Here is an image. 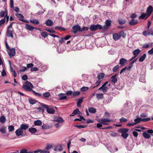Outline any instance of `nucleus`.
Wrapping results in <instances>:
<instances>
[{
  "instance_id": "1",
  "label": "nucleus",
  "mask_w": 153,
  "mask_h": 153,
  "mask_svg": "<svg viewBox=\"0 0 153 153\" xmlns=\"http://www.w3.org/2000/svg\"><path fill=\"white\" fill-rule=\"evenodd\" d=\"M22 87L26 91H32L35 96L42 98V95L41 94L36 92L35 91L32 90V88H33V84L30 82L26 81L25 82V84L23 85Z\"/></svg>"
},
{
  "instance_id": "2",
  "label": "nucleus",
  "mask_w": 153,
  "mask_h": 153,
  "mask_svg": "<svg viewBox=\"0 0 153 153\" xmlns=\"http://www.w3.org/2000/svg\"><path fill=\"white\" fill-rule=\"evenodd\" d=\"M124 33L123 31H121L118 32V33H115L113 34V38L115 41H117L119 39L121 36L124 37Z\"/></svg>"
},
{
  "instance_id": "3",
  "label": "nucleus",
  "mask_w": 153,
  "mask_h": 153,
  "mask_svg": "<svg viewBox=\"0 0 153 153\" xmlns=\"http://www.w3.org/2000/svg\"><path fill=\"white\" fill-rule=\"evenodd\" d=\"M40 105L43 108L46 109V111L48 113L53 114L55 113V111L54 109L51 108H49L48 105L42 103H41Z\"/></svg>"
},
{
  "instance_id": "4",
  "label": "nucleus",
  "mask_w": 153,
  "mask_h": 153,
  "mask_svg": "<svg viewBox=\"0 0 153 153\" xmlns=\"http://www.w3.org/2000/svg\"><path fill=\"white\" fill-rule=\"evenodd\" d=\"M90 29L92 31H94L99 29L102 30V27L100 25L97 24V25H92L90 27Z\"/></svg>"
},
{
  "instance_id": "5",
  "label": "nucleus",
  "mask_w": 153,
  "mask_h": 153,
  "mask_svg": "<svg viewBox=\"0 0 153 153\" xmlns=\"http://www.w3.org/2000/svg\"><path fill=\"white\" fill-rule=\"evenodd\" d=\"M98 122L103 125H109V124L107 122H110L111 120L109 119H101V120H98Z\"/></svg>"
},
{
  "instance_id": "6",
  "label": "nucleus",
  "mask_w": 153,
  "mask_h": 153,
  "mask_svg": "<svg viewBox=\"0 0 153 153\" xmlns=\"http://www.w3.org/2000/svg\"><path fill=\"white\" fill-rule=\"evenodd\" d=\"M111 20L107 19L105 21V25L102 27V30H105L109 28V27L111 25Z\"/></svg>"
},
{
  "instance_id": "7",
  "label": "nucleus",
  "mask_w": 153,
  "mask_h": 153,
  "mask_svg": "<svg viewBox=\"0 0 153 153\" xmlns=\"http://www.w3.org/2000/svg\"><path fill=\"white\" fill-rule=\"evenodd\" d=\"M153 11V8L151 5H149L147 7L146 13L147 15V16L146 18V19H147L152 14Z\"/></svg>"
},
{
  "instance_id": "8",
  "label": "nucleus",
  "mask_w": 153,
  "mask_h": 153,
  "mask_svg": "<svg viewBox=\"0 0 153 153\" xmlns=\"http://www.w3.org/2000/svg\"><path fill=\"white\" fill-rule=\"evenodd\" d=\"M80 26L79 25L73 26L72 27L73 31L72 32L74 33H76L78 31H80Z\"/></svg>"
},
{
  "instance_id": "9",
  "label": "nucleus",
  "mask_w": 153,
  "mask_h": 153,
  "mask_svg": "<svg viewBox=\"0 0 153 153\" xmlns=\"http://www.w3.org/2000/svg\"><path fill=\"white\" fill-rule=\"evenodd\" d=\"M15 15L19 18V20L24 22L28 23V22L24 19V16L21 14L17 13Z\"/></svg>"
},
{
  "instance_id": "10",
  "label": "nucleus",
  "mask_w": 153,
  "mask_h": 153,
  "mask_svg": "<svg viewBox=\"0 0 153 153\" xmlns=\"http://www.w3.org/2000/svg\"><path fill=\"white\" fill-rule=\"evenodd\" d=\"M53 119L54 121L61 123H63L64 121V120L62 117L58 116L54 117L53 118Z\"/></svg>"
},
{
  "instance_id": "11",
  "label": "nucleus",
  "mask_w": 153,
  "mask_h": 153,
  "mask_svg": "<svg viewBox=\"0 0 153 153\" xmlns=\"http://www.w3.org/2000/svg\"><path fill=\"white\" fill-rule=\"evenodd\" d=\"M117 74H115L112 76L110 78V82L113 84H115L117 81Z\"/></svg>"
},
{
  "instance_id": "12",
  "label": "nucleus",
  "mask_w": 153,
  "mask_h": 153,
  "mask_svg": "<svg viewBox=\"0 0 153 153\" xmlns=\"http://www.w3.org/2000/svg\"><path fill=\"white\" fill-rule=\"evenodd\" d=\"M15 133L17 136H19L20 135H22L24 134V131L20 129V128L16 130Z\"/></svg>"
},
{
  "instance_id": "13",
  "label": "nucleus",
  "mask_w": 153,
  "mask_h": 153,
  "mask_svg": "<svg viewBox=\"0 0 153 153\" xmlns=\"http://www.w3.org/2000/svg\"><path fill=\"white\" fill-rule=\"evenodd\" d=\"M13 32L12 31V29H8L7 30L6 35L8 37H11L12 38H13Z\"/></svg>"
},
{
  "instance_id": "14",
  "label": "nucleus",
  "mask_w": 153,
  "mask_h": 153,
  "mask_svg": "<svg viewBox=\"0 0 153 153\" xmlns=\"http://www.w3.org/2000/svg\"><path fill=\"white\" fill-rule=\"evenodd\" d=\"M29 127V126L28 124H21L20 126V129L22 130H25L28 129Z\"/></svg>"
},
{
  "instance_id": "15",
  "label": "nucleus",
  "mask_w": 153,
  "mask_h": 153,
  "mask_svg": "<svg viewBox=\"0 0 153 153\" xmlns=\"http://www.w3.org/2000/svg\"><path fill=\"white\" fill-rule=\"evenodd\" d=\"M10 52L9 53V55L10 56H13L15 55V50L14 48H12L9 50Z\"/></svg>"
},
{
  "instance_id": "16",
  "label": "nucleus",
  "mask_w": 153,
  "mask_h": 153,
  "mask_svg": "<svg viewBox=\"0 0 153 153\" xmlns=\"http://www.w3.org/2000/svg\"><path fill=\"white\" fill-rule=\"evenodd\" d=\"M129 131V129L127 128H122L119 129L118 130V132L121 133L122 134L128 132Z\"/></svg>"
},
{
  "instance_id": "17",
  "label": "nucleus",
  "mask_w": 153,
  "mask_h": 153,
  "mask_svg": "<svg viewBox=\"0 0 153 153\" xmlns=\"http://www.w3.org/2000/svg\"><path fill=\"white\" fill-rule=\"evenodd\" d=\"M138 21L137 20L131 19L129 22V24L131 25H134L138 23Z\"/></svg>"
},
{
  "instance_id": "18",
  "label": "nucleus",
  "mask_w": 153,
  "mask_h": 153,
  "mask_svg": "<svg viewBox=\"0 0 153 153\" xmlns=\"http://www.w3.org/2000/svg\"><path fill=\"white\" fill-rule=\"evenodd\" d=\"M65 95V94L61 93L58 94V96L59 97V99L60 100H62L66 99L67 97L66 96L64 95Z\"/></svg>"
},
{
  "instance_id": "19",
  "label": "nucleus",
  "mask_w": 153,
  "mask_h": 153,
  "mask_svg": "<svg viewBox=\"0 0 153 153\" xmlns=\"http://www.w3.org/2000/svg\"><path fill=\"white\" fill-rule=\"evenodd\" d=\"M127 60L123 58H121L120 60L119 64L121 65H124L127 62Z\"/></svg>"
},
{
  "instance_id": "20",
  "label": "nucleus",
  "mask_w": 153,
  "mask_h": 153,
  "mask_svg": "<svg viewBox=\"0 0 153 153\" xmlns=\"http://www.w3.org/2000/svg\"><path fill=\"white\" fill-rule=\"evenodd\" d=\"M26 28L28 29L30 31H32L34 29H37V28L36 27H34L33 26H31V25L26 24Z\"/></svg>"
},
{
  "instance_id": "21",
  "label": "nucleus",
  "mask_w": 153,
  "mask_h": 153,
  "mask_svg": "<svg viewBox=\"0 0 153 153\" xmlns=\"http://www.w3.org/2000/svg\"><path fill=\"white\" fill-rule=\"evenodd\" d=\"M51 96V94L49 92H46L45 93L43 94L42 96V98L45 99H46L49 97Z\"/></svg>"
},
{
  "instance_id": "22",
  "label": "nucleus",
  "mask_w": 153,
  "mask_h": 153,
  "mask_svg": "<svg viewBox=\"0 0 153 153\" xmlns=\"http://www.w3.org/2000/svg\"><path fill=\"white\" fill-rule=\"evenodd\" d=\"M83 98L81 97L79 99L78 101L77 102V105L78 107H80L81 106V103L83 101Z\"/></svg>"
},
{
  "instance_id": "23",
  "label": "nucleus",
  "mask_w": 153,
  "mask_h": 153,
  "mask_svg": "<svg viewBox=\"0 0 153 153\" xmlns=\"http://www.w3.org/2000/svg\"><path fill=\"white\" fill-rule=\"evenodd\" d=\"M46 25L49 26H51L53 25V22L51 19H48L45 22Z\"/></svg>"
},
{
  "instance_id": "24",
  "label": "nucleus",
  "mask_w": 153,
  "mask_h": 153,
  "mask_svg": "<svg viewBox=\"0 0 153 153\" xmlns=\"http://www.w3.org/2000/svg\"><path fill=\"white\" fill-rule=\"evenodd\" d=\"M34 125L35 126H41L42 124V121L39 120H35L34 122Z\"/></svg>"
},
{
  "instance_id": "25",
  "label": "nucleus",
  "mask_w": 153,
  "mask_h": 153,
  "mask_svg": "<svg viewBox=\"0 0 153 153\" xmlns=\"http://www.w3.org/2000/svg\"><path fill=\"white\" fill-rule=\"evenodd\" d=\"M140 52V50L139 49H137L134 50L133 52V54L135 56V57L137 56V55Z\"/></svg>"
},
{
  "instance_id": "26",
  "label": "nucleus",
  "mask_w": 153,
  "mask_h": 153,
  "mask_svg": "<svg viewBox=\"0 0 153 153\" xmlns=\"http://www.w3.org/2000/svg\"><path fill=\"white\" fill-rule=\"evenodd\" d=\"M146 132L144 131L143 133V137L146 139H148L150 138V135L148 134Z\"/></svg>"
},
{
  "instance_id": "27",
  "label": "nucleus",
  "mask_w": 153,
  "mask_h": 153,
  "mask_svg": "<svg viewBox=\"0 0 153 153\" xmlns=\"http://www.w3.org/2000/svg\"><path fill=\"white\" fill-rule=\"evenodd\" d=\"M30 22L35 25H38L39 23V21L36 19H33L30 20Z\"/></svg>"
},
{
  "instance_id": "28",
  "label": "nucleus",
  "mask_w": 153,
  "mask_h": 153,
  "mask_svg": "<svg viewBox=\"0 0 153 153\" xmlns=\"http://www.w3.org/2000/svg\"><path fill=\"white\" fill-rule=\"evenodd\" d=\"M89 111L91 113L94 114L96 112V109L93 107H91L88 108Z\"/></svg>"
},
{
  "instance_id": "29",
  "label": "nucleus",
  "mask_w": 153,
  "mask_h": 153,
  "mask_svg": "<svg viewBox=\"0 0 153 153\" xmlns=\"http://www.w3.org/2000/svg\"><path fill=\"white\" fill-rule=\"evenodd\" d=\"M6 121V119L4 116H1L0 117V122L2 123H4Z\"/></svg>"
},
{
  "instance_id": "30",
  "label": "nucleus",
  "mask_w": 153,
  "mask_h": 153,
  "mask_svg": "<svg viewBox=\"0 0 153 153\" xmlns=\"http://www.w3.org/2000/svg\"><path fill=\"white\" fill-rule=\"evenodd\" d=\"M146 56V54L144 53L139 59V61L140 62H143L145 59Z\"/></svg>"
},
{
  "instance_id": "31",
  "label": "nucleus",
  "mask_w": 153,
  "mask_h": 153,
  "mask_svg": "<svg viewBox=\"0 0 153 153\" xmlns=\"http://www.w3.org/2000/svg\"><path fill=\"white\" fill-rule=\"evenodd\" d=\"M62 148L61 146H56V147H54V150L56 151H62Z\"/></svg>"
},
{
  "instance_id": "32",
  "label": "nucleus",
  "mask_w": 153,
  "mask_h": 153,
  "mask_svg": "<svg viewBox=\"0 0 153 153\" xmlns=\"http://www.w3.org/2000/svg\"><path fill=\"white\" fill-rule=\"evenodd\" d=\"M28 130L31 133H34L37 131L36 129L34 128H29Z\"/></svg>"
},
{
  "instance_id": "33",
  "label": "nucleus",
  "mask_w": 153,
  "mask_h": 153,
  "mask_svg": "<svg viewBox=\"0 0 153 153\" xmlns=\"http://www.w3.org/2000/svg\"><path fill=\"white\" fill-rule=\"evenodd\" d=\"M96 96L97 99L98 100L102 99L103 97V94H96Z\"/></svg>"
},
{
  "instance_id": "34",
  "label": "nucleus",
  "mask_w": 153,
  "mask_h": 153,
  "mask_svg": "<svg viewBox=\"0 0 153 153\" xmlns=\"http://www.w3.org/2000/svg\"><path fill=\"white\" fill-rule=\"evenodd\" d=\"M118 22L120 25H123L126 23V21L125 19H120L118 20Z\"/></svg>"
},
{
  "instance_id": "35",
  "label": "nucleus",
  "mask_w": 153,
  "mask_h": 153,
  "mask_svg": "<svg viewBox=\"0 0 153 153\" xmlns=\"http://www.w3.org/2000/svg\"><path fill=\"white\" fill-rule=\"evenodd\" d=\"M105 74L103 73H100L97 75V78L99 80L102 79L104 77Z\"/></svg>"
},
{
  "instance_id": "36",
  "label": "nucleus",
  "mask_w": 153,
  "mask_h": 153,
  "mask_svg": "<svg viewBox=\"0 0 153 153\" xmlns=\"http://www.w3.org/2000/svg\"><path fill=\"white\" fill-rule=\"evenodd\" d=\"M146 16H147V15L146 13H143L139 16L138 19H144Z\"/></svg>"
},
{
  "instance_id": "37",
  "label": "nucleus",
  "mask_w": 153,
  "mask_h": 153,
  "mask_svg": "<svg viewBox=\"0 0 153 153\" xmlns=\"http://www.w3.org/2000/svg\"><path fill=\"white\" fill-rule=\"evenodd\" d=\"M29 103L31 104H33L36 103V101L32 98H30L29 99Z\"/></svg>"
},
{
  "instance_id": "38",
  "label": "nucleus",
  "mask_w": 153,
  "mask_h": 153,
  "mask_svg": "<svg viewBox=\"0 0 153 153\" xmlns=\"http://www.w3.org/2000/svg\"><path fill=\"white\" fill-rule=\"evenodd\" d=\"M74 126L76 127L77 128L79 129H81L82 128H85L87 127V126L85 125H75Z\"/></svg>"
},
{
  "instance_id": "39",
  "label": "nucleus",
  "mask_w": 153,
  "mask_h": 153,
  "mask_svg": "<svg viewBox=\"0 0 153 153\" xmlns=\"http://www.w3.org/2000/svg\"><path fill=\"white\" fill-rule=\"evenodd\" d=\"M0 131L2 134H5L6 133V128L4 126H3L0 129Z\"/></svg>"
},
{
  "instance_id": "40",
  "label": "nucleus",
  "mask_w": 153,
  "mask_h": 153,
  "mask_svg": "<svg viewBox=\"0 0 153 153\" xmlns=\"http://www.w3.org/2000/svg\"><path fill=\"white\" fill-rule=\"evenodd\" d=\"M88 89V87H83L81 88L80 89V91L81 92H85Z\"/></svg>"
},
{
  "instance_id": "41",
  "label": "nucleus",
  "mask_w": 153,
  "mask_h": 153,
  "mask_svg": "<svg viewBox=\"0 0 153 153\" xmlns=\"http://www.w3.org/2000/svg\"><path fill=\"white\" fill-rule=\"evenodd\" d=\"M109 135L111 137H116L118 136L117 134L114 132H111L109 134Z\"/></svg>"
},
{
  "instance_id": "42",
  "label": "nucleus",
  "mask_w": 153,
  "mask_h": 153,
  "mask_svg": "<svg viewBox=\"0 0 153 153\" xmlns=\"http://www.w3.org/2000/svg\"><path fill=\"white\" fill-rule=\"evenodd\" d=\"M42 128L43 129H49L50 128L49 126L46 124H44L41 126Z\"/></svg>"
},
{
  "instance_id": "43",
  "label": "nucleus",
  "mask_w": 153,
  "mask_h": 153,
  "mask_svg": "<svg viewBox=\"0 0 153 153\" xmlns=\"http://www.w3.org/2000/svg\"><path fill=\"white\" fill-rule=\"evenodd\" d=\"M134 121L135 122V123H135V125L137 123H140L141 121V118H137L135 119H134Z\"/></svg>"
},
{
  "instance_id": "44",
  "label": "nucleus",
  "mask_w": 153,
  "mask_h": 153,
  "mask_svg": "<svg viewBox=\"0 0 153 153\" xmlns=\"http://www.w3.org/2000/svg\"><path fill=\"white\" fill-rule=\"evenodd\" d=\"M73 114L75 115L76 114H80L81 113L79 111L78 109H76L74 110L73 111Z\"/></svg>"
},
{
  "instance_id": "45",
  "label": "nucleus",
  "mask_w": 153,
  "mask_h": 153,
  "mask_svg": "<svg viewBox=\"0 0 153 153\" xmlns=\"http://www.w3.org/2000/svg\"><path fill=\"white\" fill-rule=\"evenodd\" d=\"M119 65H117L114 66L112 69V71L114 72H115L117 71L119 68Z\"/></svg>"
},
{
  "instance_id": "46",
  "label": "nucleus",
  "mask_w": 153,
  "mask_h": 153,
  "mask_svg": "<svg viewBox=\"0 0 153 153\" xmlns=\"http://www.w3.org/2000/svg\"><path fill=\"white\" fill-rule=\"evenodd\" d=\"M8 129L9 132L13 131L14 130V126H10L8 127Z\"/></svg>"
},
{
  "instance_id": "47",
  "label": "nucleus",
  "mask_w": 153,
  "mask_h": 153,
  "mask_svg": "<svg viewBox=\"0 0 153 153\" xmlns=\"http://www.w3.org/2000/svg\"><path fill=\"white\" fill-rule=\"evenodd\" d=\"M52 147V145L49 144H47V146H46V147L45 149L46 150H49L50 149H51Z\"/></svg>"
},
{
  "instance_id": "48",
  "label": "nucleus",
  "mask_w": 153,
  "mask_h": 153,
  "mask_svg": "<svg viewBox=\"0 0 153 153\" xmlns=\"http://www.w3.org/2000/svg\"><path fill=\"white\" fill-rule=\"evenodd\" d=\"M41 36L44 38L46 37L48 34L47 32H42L41 33Z\"/></svg>"
},
{
  "instance_id": "49",
  "label": "nucleus",
  "mask_w": 153,
  "mask_h": 153,
  "mask_svg": "<svg viewBox=\"0 0 153 153\" xmlns=\"http://www.w3.org/2000/svg\"><path fill=\"white\" fill-rule=\"evenodd\" d=\"M6 21L5 17H4V19H1L0 20V27L2 25L4 24Z\"/></svg>"
},
{
  "instance_id": "50",
  "label": "nucleus",
  "mask_w": 153,
  "mask_h": 153,
  "mask_svg": "<svg viewBox=\"0 0 153 153\" xmlns=\"http://www.w3.org/2000/svg\"><path fill=\"white\" fill-rule=\"evenodd\" d=\"M108 88L107 86H105L103 87L102 89V92L104 93H106L108 91Z\"/></svg>"
},
{
  "instance_id": "51",
  "label": "nucleus",
  "mask_w": 153,
  "mask_h": 153,
  "mask_svg": "<svg viewBox=\"0 0 153 153\" xmlns=\"http://www.w3.org/2000/svg\"><path fill=\"white\" fill-rule=\"evenodd\" d=\"M129 135L127 133L123 134H122L121 136L124 138L126 139L128 137Z\"/></svg>"
},
{
  "instance_id": "52",
  "label": "nucleus",
  "mask_w": 153,
  "mask_h": 153,
  "mask_svg": "<svg viewBox=\"0 0 153 153\" xmlns=\"http://www.w3.org/2000/svg\"><path fill=\"white\" fill-rule=\"evenodd\" d=\"M6 10H5V11H2L0 13V17H3L4 16L5 14H6Z\"/></svg>"
},
{
  "instance_id": "53",
  "label": "nucleus",
  "mask_w": 153,
  "mask_h": 153,
  "mask_svg": "<svg viewBox=\"0 0 153 153\" xmlns=\"http://www.w3.org/2000/svg\"><path fill=\"white\" fill-rule=\"evenodd\" d=\"M89 29V28L88 27H83L82 29L80 28V31L82 32L84 30L87 31Z\"/></svg>"
},
{
  "instance_id": "54",
  "label": "nucleus",
  "mask_w": 153,
  "mask_h": 153,
  "mask_svg": "<svg viewBox=\"0 0 153 153\" xmlns=\"http://www.w3.org/2000/svg\"><path fill=\"white\" fill-rule=\"evenodd\" d=\"M11 71L13 73V74L14 77H15L17 76V74L15 71H13L12 67L11 68Z\"/></svg>"
},
{
  "instance_id": "55",
  "label": "nucleus",
  "mask_w": 153,
  "mask_h": 153,
  "mask_svg": "<svg viewBox=\"0 0 153 153\" xmlns=\"http://www.w3.org/2000/svg\"><path fill=\"white\" fill-rule=\"evenodd\" d=\"M45 30L48 32L50 33H56V31L50 29H46Z\"/></svg>"
},
{
  "instance_id": "56",
  "label": "nucleus",
  "mask_w": 153,
  "mask_h": 153,
  "mask_svg": "<svg viewBox=\"0 0 153 153\" xmlns=\"http://www.w3.org/2000/svg\"><path fill=\"white\" fill-rule=\"evenodd\" d=\"M120 121L121 123L125 122L127 121V120L124 117H122L120 119Z\"/></svg>"
},
{
  "instance_id": "57",
  "label": "nucleus",
  "mask_w": 153,
  "mask_h": 153,
  "mask_svg": "<svg viewBox=\"0 0 153 153\" xmlns=\"http://www.w3.org/2000/svg\"><path fill=\"white\" fill-rule=\"evenodd\" d=\"M15 23V22H12L10 25L7 27V29H12V26L13 24Z\"/></svg>"
},
{
  "instance_id": "58",
  "label": "nucleus",
  "mask_w": 153,
  "mask_h": 153,
  "mask_svg": "<svg viewBox=\"0 0 153 153\" xmlns=\"http://www.w3.org/2000/svg\"><path fill=\"white\" fill-rule=\"evenodd\" d=\"M143 35L144 36H146L147 35H150L149 32L146 31H144L143 32Z\"/></svg>"
},
{
  "instance_id": "59",
  "label": "nucleus",
  "mask_w": 153,
  "mask_h": 153,
  "mask_svg": "<svg viewBox=\"0 0 153 153\" xmlns=\"http://www.w3.org/2000/svg\"><path fill=\"white\" fill-rule=\"evenodd\" d=\"M150 120V118H144L142 119L141 118V121L144 122H146L148 121H149Z\"/></svg>"
},
{
  "instance_id": "60",
  "label": "nucleus",
  "mask_w": 153,
  "mask_h": 153,
  "mask_svg": "<svg viewBox=\"0 0 153 153\" xmlns=\"http://www.w3.org/2000/svg\"><path fill=\"white\" fill-rule=\"evenodd\" d=\"M80 94V92L79 91H75L73 93V95L74 96H77L79 95Z\"/></svg>"
},
{
  "instance_id": "61",
  "label": "nucleus",
  "mask_w": 153,
  "mask_h": 153,
  "mask_svg": "<svg viewBox=\"0 0 153 153\" xmlns=\"http://www.w3.org/2000/svg\"><path fill=\"white\" fill-rule=\"evenodd\" d=\"M39 70V68L37 67H33L31 68L30 71H36Z\"/></svg>"
},
{
  "instance_id": "62",
  "label": "nucleus",
  "mask_w": 153,
  "mask_h": 153,
  "mask_svg": "<svg viewBox=\"0 0 153 153\" xmlns=\"http://www.w3.org/2000/svg\"><path fill=\"white\" fill-rule=\"evenodd\" d=\"M27 75L25 74L22 76V79L24 80H26L27 79Z\"/></svg>"
},
{
  "instance_id": "63",
  "label": "nucleus",
  "mask_w": 153,
  "mask_h": 153,
  "mask_svg": "<svg viewBox=\"0 0 153 153\" xmlns=\"http://www.w3.org/2000/svg\"><path fill=\"white\" fill-rule=\"evenodd\" d=\"M7 75V74L5 70L3 69L1 72V76H6Z\"/></svg>"
},
{
  "instance_id": "64",
  "label": "nucleus",
  "mask_w": 153,
  "mask_h": 153,
  "mask_svg": "<svg viewBox=\"0 0 153 153\" xmlns=\"http://www.w3.org/2000/svg\"><path fill=\"white\" fill-rule=\"evenodd\" d=\"M27 150L25 149H23L21 150L20 153H27Z\"/></svg>"
}]
</instances>
